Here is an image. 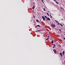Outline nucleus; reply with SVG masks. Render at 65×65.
<instances>
[{"label": "nucleus", "mask_w": 65, "mask_h": 65, "mask_svg": "<svg viewBox=\"0 0 65 65\" xmlns=\"http://www.w3.org/2000/svg\"><path fill=\"white\" fill-rule=\"evenodd\" d=\"M51 26L52 28H55L56 27V25L53 24L51 25Z\"/></svg>", "instance_id": "nucleus-1"}, {"label": "nucleus", "mask_w": 65, "mask_h": 65, "mask_svg": "<svg viewBox=\"0 0 65 65\" xmlns=\"http://www.w3.org/2000/svg\"><path fill=\"white\" fill-rule=\"evenodd\" d=\"M53 1H55V2H56V4H59V2L57 1H56V0H53Z\"/></svg>", "instance_id": "nucleus-2"}, {"label": "nucleus", "mask_w": 65, "mask_h": 65, "mask_svg": "<svg viewBox=\"0 0 65 65\" xmlns=\"http://www.w3.org/2000/svg\"><path fill=\"white\" fill-rule=\"evenodd\" d=\"M42 18L43 19V21H45V18L43 16H42Z\"/></svg>", "instance_id": "nucleus-3"}, {"label": "nucleus", "mask_w": 65, "mask_h": 65, "mask_svg": "<svg viewBox=\"0 0 65 65\" xmlns=\"http://www.w3.org/2000/svg\"><path fill=\"white\" fill-rule=\"evenodd\" d=\"M46 19L47 21H51V20L50 19V18L47 17Z\"/></svg>", "instance_id": "nucleus-4"}, {"label": "nucleus", "mask_w": 65, "mask_h": 65, "mask_svg": "<svg viewBox=\"0 0 65 65\" xmlns=\"http://www.w3.org/2000/svg\"><path fill=\"white\" fill-rule=\"evenodd\" d=\"M60 56H61L62 57H63V56H62V53H60Z\"/></svg>", "instance_id": "nucleus-5"}, {"label": "nucleus", "mask_w": 65, "mask_h": 65, "mask_svg": "<svg viewBox=\"0 0 65 65\" xmlns=\"http://www.w3.org/2000/svg\"><path fill=\"white\" fill-rule=\"evenodd\" d=\"M36 30L37 31H35L36 32H41V30Z\"/></svg>", "instance_id": "nucleus-6"}, {"label": "nucleus", "mask_w": 65, "mask_h": 65, "mask_svg": "<svg viewBox=\"0 0 65 65\" xmlns=\"http://www.w3.org/2000/svg\"><path fill=\"white\" fill-rule=\"evenodd\" d=\"M55 22H56V23H57L58 24V25H60V24H59V23H58V22L57 21V20H55Z\"/></svg>", "instance_id": "nucleus-7"}, {"label": "nucleus", "mask_w": 65, "mask_h": 65, "mask_svg": "<svg viewBox=\"0 0 65 65\" xmlns=\"http://www.w3.org/2000/svg\"><path fill=\"white\" fill-rule=\"evenodd\" d=\"M64 53H65V51H63L62 52V55H63V56H64Z\"/></svg>", "instance_id": "nucleus-8"}, {"label": "nucleus", "mask_w": 65, "mask_h": 65, "mask_svg": "<svg viewBox=\"0 0 65 65\" xmlns=\"http://www.w3.org/2000/svg\"><path fill=\"white\" fill-rule=\"evenodd\" d=\"M35 6H33V7H32V8L33 9H34L35 8Z\"/></svg>", "instance_id": "nucleus-9"}, {"label": "nucleus", "mask_w": 65, "mask_h": 65, "mask_svg": "<svg viewBox=\"0 0 65 65\" xmlns=\"http://www.w3.org/2000/svg\"><path fill=\"white\" fill-rule=\"evenodd\" d=\"M37 26H38V27H40V26L39 25H37Z\"/></svg>", "instance_id": "nucleus-10"}, {"label": "nucleus", "mask_w": 65, "mask_h": 65, "mask_svg": "<svg viewBox=\"0 0 65 65\" xmlns=\"http://www.w3.org/2000/svg\"><path fill=\"white\" fill-rule=\"evenodd\" d=\"M36 21L37 22H39V21H38V19H37V20H36Z\"/></svg>", "instance_id": "nucleus-11"}, {"label": "nucleus", "mask_w": 65, "mask_h": 65, "mask_svg": "<svg viewBox=\"0 0 65 65\" xmlns=\"http://www.w3.org/2000/svg\"><path fill=\"white\" fill-rule=\"evenodd\" d=\"M47 14L48 15V16H50V15H49V14H48V13H47Z\"/></svg>", "instance_id": "nucleus-12"}, {"label": "nucleus", "mask_w": 65, "mask_h": 65, "mask_svg": "<svg viewBox=\"0 0 65 65\" xmlns=\"http://www.w3.org/2000/svg\"><path fill=\"white\" fill-rule=\"evenodd\" d=\"M49 38H47L45 40V41H46V40H48V39H49Z\"/></svg>", "instance_id": "nucleus-13"}, {"label": "nucleus", "mask_w": 65, "mask_h": 65, "mask_svg": "<svg viewBox=\"0 0 65 65\" xmlns=\"http://www.w3.org/2000/svg\"><path fill=\"white\" fill-rule=\"evenodd\" d=\"M55 51H56V50L55 49H54L53 50V51L54 52H55Z\"/></svg>", "instance_id": "nucleus-14"}, {"label": "nucleus", "mask_w": 65, "mask_h": 65, "mask_svg": "<svg viewBox=\"0 0 65 65\" xmlns=\"http://www.w3.org/2000/svg\"><path fill=\"white\" fill-rule=\"evenodd\" d=\"M60 26H62V27H63V25H62V24H60Z\"/></svg>", "instance_id": "nucleus-15"}, {"label": "nucleus", "mask_w": 65, "mask_h": 65, "mask_svg": "<svg viewBox=\"0 0 65 65\" xmlns=\"http://www.w3.org/2000/svg\"><path fill=\"white\" fill-rule=\"evenodd\" d=\"M43 9L44 10V11H46V10H45V9L44 8H43Z\"/></svg>", "instance_id": "nucleus-16"}, {"label": "nucleus", "mask_w": 65, "mask_h": 65, "mask_svg": "<svg viewBox=\"0 0 65 65\" xmlns=\"http://www.w3.org/2000/svg\"><path fill=\"white\" fill-rule=\"evenodd\" d=\"M52 43H54V42L53 41V40L52 41Z\"/></svg>", "instance_id": "nucleus-17"}, {"label": "nucleus", "mask_w": 65, "mask_h": 65, "mask_svg": "<svg viewBox=\"0 0 65 65\" xmlns=\"http://www.w3.org/2000/svg\"><path fill=\"white\" fill-rule=\"evenodd\" d=\"M54 53H55V54H56V51H54Z\"/></svg>", "instance_id": "nucleus-18"}, {"label": "nucleus", "mask_w": 65, "mask_h": 65, "mask_svg": "<svg viewBox=\"0 0 65 65\" xmlns=\"http://www.w3.org/2000/svg\"><path fill=\"white\" fill-rule=\"evenodd\" d=\"M53 45L54 46V47H55L56 46V45H55V44H54Z\"/></svg>", "instance_id": "nucleus-19"}, {"label": "nucleus", "mask_w": 65, "mask_h": 65, "mask_svg": "<svg viewBox=\"0 0 65 65\" xmlns=\"http://www.w3.org/2000/svg\"><path fill=\"white\" fill-rule=\"evenodd\" d=\"M59 30L60 31V32H61L62 31H61V29H59Z\"/></svg>", "instance_id": "nucleus-20"}, {"label": "nucleus", "mask_w": 65, "mask_h": 65, "mask_svg": "<svg viewBox=\"0 0 65 65\" xmlns=\"http://www.w3.org/2000/svg\"><path fill=\"white\" fill-rule=\"evenodd\" d=\"M42 1V2H43V3H44V2H43V0H41Z\"/></svg>", "instance_id": "nucleus-21"}, {"label": "nucleus", "mask_w": 65, "mask_h": 65, "mask_svg": "<svg viewBox=\"0 0 65 65\" xmlns=\"http://www.w3.org/2000/svg\"><path fill=\"white\" fill-rule=\"evenodd\" d=\"M52 17H53L52 16V15H51V16H50L51 18H52Z\"/></svg>", "instance_id": "nucleus-22"}, {"label": "nucleus", "mask_w": 65, "mask_h": 65, "mask_svg": "<svg viewBox=\"0 0 65 65\" xmlns=\"http://www.w3.org/2000/svg\"><path fill=\"white\" fill-rule=\"evenodd\" d=\"M44 17H45L46 18H47V17H46V16H44Z\"/></svg>", "instance_id": "nucleus-23"}, {"label": "nucleus", "mask_w": 65, "mask_h": 65, "mask_svg": "<svg viewBox=\"0 0 65 65\" xmlns=\"http://www.w3.org/2000/svg\"><path fill=\"white\" fill-rule=\"evenodd\" d=\"M61 20V21H64L63 20V19H62Z\"/></svg>", "instance_id": "nucleus-24"}, {"label": "nucleus", "mask_w": 65, "mask_h": 65, "mask_svg": "<svg viewBox=\"0 0 65 65\" xmlns=\"http://www.w3.org/2000/svg\"><path fill=\"white\" fill-rule=\"evenodd\" d=\"M63 39H64V40H65V37L63 38Z\"/></svg>", "instance_id": "nucleus-25"}, {"label": "nucleus", "mask_w": 65, "mask_h": 65, "mask_svg": "<svg viewBox=\"0 0 65 65\" xmlns=\"http://www.w3.org/2000/svg\"><path fill=\"white\" fill-rule=\"evenodd\" d=\"M55 47L54 46L53 47V48H54V47Z\"/></svg>", "instance_id": "nucleus-26"}, {"label": "nucleus", "mask_w": 65, "mask_h": 65, "mask_svg": "<svg viewBox=\"0 0 65 65\" xmlns=\"http://www.w3.org/2000/svg\"><path fill=\"white\" fill-rule=\"evenodd\" d=\"M34 18H35V17H34Z\"/></svg>", "instance_id": "nucleus-27"}, {"label": "nucleus", "mask_w": 65, "mask_h": 65, "mask_svg": "<svg viewBox=\"0 0 65 65\" xmlns=\"http://www.w3.org/2000/svg\"><path fill=\"white\" fill-rule=\"evenodd\" d=\"M61 9H62V8H63L61 7Z\"/></svg>", "instance_id": "nucleus-28"}, {"label": "nucleus", "mask_w": 65, "mask_h": 65, "mask_svg": "<svg viewBox=\"0 0 65 65\" xmlns=\"http://www.w3.org/2000/svg\"><path fill=\"white\" fill-rule=\"evenodd\" d=\"M50 17H51V15H51V14H50Z\"/></svg>", "instance_id": "nucleus-29"}, {"label": "nucleus", "mask_w": 65, "mask_h": 65, "mask_svg": "<svg viewBox=\"0 0 65 65\" xmlns=\"http://www.w3.org/2000/svg\"><path fill=\"white\" fill-rule=\"evenodd\" d=\"M48 37H49V36H48Z\"/></svg>", "instance_id": "nucleus-30"}, {"label": "nucleus", "mask_w": 65, "mask_h": 65, "mask_svg": "<svg viewBox=\"0 0 65 65\" xmlns=\"http://www.w3.org/2000/svg\"><path fill=\"white\" fill-rule=\"evenodd\" d=\"M57 43L56 42V44H57Z\"/></svg>", "instance_id": "nucleus-31"}, {"label": "nucleus", "mask_w": 65, "mask_h": 65, "mask_svg": "<svg viewBox=\"0 0 65 65\" xmlns=\"http://www.w3.org/2000/svg\"><path fill=\"white\" fill-rule=\"evenodd\" d=\"M59 57H60V56H59Z\"/></svg>", "instance_id": "nucleus-32"}, {"label": "nucleus", "mask_w": 65, "mask_h": 65, "mask_svg": "<svg viewBox=\"0 0 65 65\" xmlns=\"http://www.w3.org/2000/svg\"><path fill=\"white\" fill-rule=\"evenodd\" d=\"M64 35H65V34H64Z\"/></svg>", "instance_id": "nucleus-33"}, {"label": "nucleus", "mask_w": 65, "mask_h": 65, "mask_svg": "<svg viewBox=\"0 0 65 65\" xmlns=\"http://www.w3.org/2000/svg\"><path fill=\"white\" fill-rule=\"evenodd\" d=\"M58 1H59V0H58Z\"/></svg>", "instance_id": "nucleus-34"}]
</instances>
